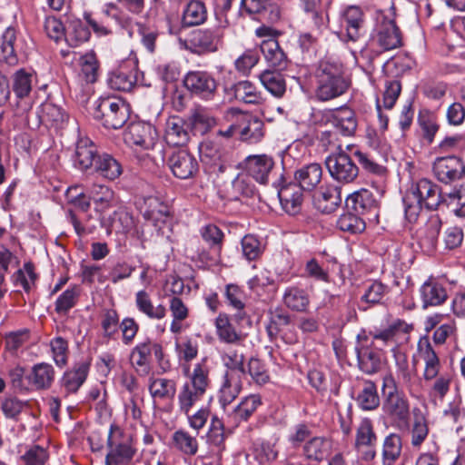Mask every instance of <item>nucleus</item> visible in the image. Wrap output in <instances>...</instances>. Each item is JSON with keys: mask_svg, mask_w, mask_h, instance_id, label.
<instances>
[{"mask_svg": "<svg viewBox=\"0 0 465 465\" xmlns=\"http://www.w3.org/2000/svg\"><path fill=\"white\" fill-rule=\"evenodd\" d=\"M124 142L140 160H148L157 166L164 163L163 146L152 124L141 122L131 124L124 133Z\"/></svg>", "mask_w": 465, "mask_h": 465, "instance_id": "f257e3e1", "label": "nucleus"}, {"mask_svg": "<svg viewBox=\"0 0 465 465\" xmlns=\"http://www.w3.org/2000/svg\"><path fill=\"white\" fill-rule=\"evenodd\" d=\"M417 351L424 362L423 380L427 382L433 381L430 389V396L442 401L450 391L452 382L451 373L442 371L440 360L428 337L419 340Z\"/></svg>", "mask_w": 465, "mask_h": 465, "instance_id": "f03ea898", "label": "nucleus"}, {"mask_svg": "<svg viewBox=\"0 0 465 465\" xmlns=\"http://www.w3.org/2000/svg\"><path fill=\"white\" fill-rule=\"evenodd\" d=\"M444 200L436 183L428 179H420L406 192L403 197L405 217L410 223H414L422 207L435 210Z\"/></svg>", "mask_w": 465, "mask_h": 465, "instance_id": "7ed1b4c3", "label": "nucleus"}, {"mask_svg": "<svg viewBox=\"0 0 465 465\" xmlns=\"http://www.w3.org/2000/svg\"><path fill=\"white\" fill-rule=\"evenodd\" d=\"M209 373L210 369L205 359L194 364L193 371L187 375L188 380L178 391L177 404L180 413L188 415L192 409L203 399L210 385Z\"/></svg>", "mask_w": 465, "mask_h": 465, "instance_id": "20e7f679", "label": "nucleus"}, {"mask_svg": "<svg viewBox=\"0 0 465 465\" xmlns=\"http://www.w3.org/2000/svg\"><path fill=\"white\" fill-rule=\"evenodd\" d=\"M317 79L316 96L321 101L339 97L350 87V81L343 75L341 66L336 64H321Z\"/></svg>", "mask_w": 465, "mask_h": 465, "instance_id": "39448f33", "label": "nucleus"}, {"mask_svg": "<svg viewBox=\"0 0 465 465\" xmlns=\"http://www.w3.org/2000/svg\"><path fill=\"white\" fill-rule=\"evenodd\" d=\"M136 454L133 436L112 425L107 438L105 465H130Z\"/></svg>", "mask_w": 465, "mask_h": 465, "instance_id": "423d86ee", "label": "nucleus"}, {"mask_svg": "<svg viewBox=\"0 0 465 465\" xmlns=\"http://www.w3.org/2000/svg\"><path fill=\"white\" fill-rule=\"evenodd\" d=\"M129 105L119 97H102L96 103L95 119L108 129H119L127 122Z\"/></svg>", "mask_w": 465, "mask_h": 465, "instance_id": "0eeeda50", "label": "nucleus"}, {"mask_svg": "<svg viewBox=\"0 0 465 465\" xmlns=\"http://www.w3.org/2000/svg\"><path fill=\"white\" fill-rule=\"evenodd\" d=\"M352 154L339 147V151L330 154L325 164L332 179L341 183H352L359 174V168L351 159Z\"/></svg>", "mask_w": 465, "mask_h": 465, "instance_id": "6e6552de", "label": "nucleus"}, {"mask_svg": "<svg viewBox=\"0 0 465 465\" xmlns=\"http://www.w3.org/2000/svg\"><path fill=\"white\" fill-rule=\"evenodd\" d=\"M395 373L399 383L407 390L411 397L418 398L420 389V379L416 365H410L404 352L393 349Z\"/></svg>", "mask_w": 465, "mask_h": 465, "instance_id": "1a4fd4ad", "label": "nucleus"}, {"mask_svg": "<svg viewBox=\"0 0 465 465\" xmlns=\"http://www.w3.org/2000/svg\"><path fill=\"white\" fill-rule=\"evenodd\" d=\"M371 43L381 51H390L402 45V35L393 19L382 17L373 30Z\"/></svg>", "mask_w": 465, "mask_h": 465, "instance_id": "9d476101", "label": "nucleus"}, {"mask_svg": "<svg viewBox=\"0 0 465 465\" xmlns=\"http://www.w3.org/2000/svg\"><path fill=\"white\" fill-rule=\"evenodd\" d=\"M364 26V14L358 6H349L341 15L338 37L343 42L359 40Z\"/></svg>", "mask_w": 465, "mask_h": 465, "instance_id": "9b49d317", "label": "nucleus"}, {"mask_svg": "<svg viewBox=\"0 0 465 465\" xmlns=\"http://www.w3.org/2000/svg\"><path fill=\"white\" fill-rule=\"evenodd\" d=\"M185 88L194 96L203 100H212L217 91V82L206 71H190L183 79Z\"/></svg>", "mask_w": 465, "mask_h": 465, "instance_id": "f8f14e48", "label": "nucleus"}, {"mask_svg": "<svg viewBox=\"0 0 465 465\" xmlns=\"http://www.w3.org/2000/svg\"><path fill=\"white\" fill-rule=\"evenodd\" d=\"M223 30L219 26L194 30L190 37L192 51L197 54L214 53L223 44Z\"/></svg>", "mask_w": 465, "mask_h": 465, "instance_id": "ddd939ff", "label": "nucleus"}, {"mask_svg": "<svg viewBox=\"0 0 465 465\" xmlns=\"http://www.w3.org/2000/svg\"><path fill=\"white\" fill-rule=\"evenodd\" d=\"M33 84V74L25 70H19L14 74L13 89L20 101L17 103L15 114L21 117L24 124L30 123L32 104L25 98L30 94Z\"/></svg>", "mask_w": 465, "mask_h": 465, "instance_id": "4468645a", "label": "nucleus"}, {"mask_svg": "<svg viewBox=\"0 0 465 465\" xmlns=\"http://www.w3.org/2000/svg\"><path fill=\"white\" fill-rule=\"evenodd\" d=\"M377 435L371 419L361 420L356 429L354 448L361 454V458L366 461L371 460L376 456L374 446Z\"/></svg>", "mask_w": 465, "mask_h": 465, "instance_id": "2eb2a0df", "label": "nucleus"}, {"mask_svg": "<svg viewBox=\"0 0 465 465\" xmlns=\"http://www.w3.org/2000/svg\"><path fill=\"white\" fill-rule=\"evenodd\" d=\"M433 173L440 182L450 183L463 176L465 164L455 155L438 157L433 163Z\"/></svg>", "mask_w": 465, "mask_h": 465, "instance_id": "dca6fc26", "label": "nucleus"}, {"mask_svg": "<svg viewBox=\"0 0 465 465\" xmlns=\"http://www.w3.org/2000/svg\"><path fill=\"white\" fill-rule=\"evenodd\" d=\"M168 166L172 173L182 180L193 178L199 170L196 158L184 149L175 151L169 156Z\"/></svg>", "mask_w": 465, "mask_h": 465, "instance_id": "f3484780", "label": "nucleus"}, {"mask_svg": "<svg viewBox=\"0 0 465 465\" xmlns=\"http://www.w3.org/2000/svg\"><path fill=\"white\" fill-rule=\"evenodd\" d=\"M229 117L238 116L239 136L242 141L255 143L263 137V123L259 118L237 109L228 110Z\"/></svg>", "mask_w": 465, "mask_h": 465, "instance_id": "a211bd4d", "label": "nucleus"}, {"mask_svg": "<svg viewBox=\"0 0 465 465\" xmlns=\"http://www.w3.org/2000/svg\"><path fill=\"white\" fill-rule=\"evenodd\" d=\"M355 353L357 355L358 366L361 371L366 374L376 373L381 364V356L376 352L370 343L366 335H358L355 346Z\"/></svg>", "mask_w": 465, "mask_h": 465, "instance_id": "6ab92c4d", "label": "nucleus"}, {"mask_svg": "<svg viewBox=\"0 0 465 465\" xmlns=\"http://www.w3.org/2000/svg\"><path fill=\"white\" fill-rule=\"evenodd\" d=\"M153 353L156 360L162 364L163 360V351L161 344L149 339L136 344L130 355L133 366L140 368L141 371L147 373L149 371L150 356Z\"/></svg>", "mask_w": 465, "mask_h": 465, "instance_id": "aec40b11", "label": "nucleus"}, {"mask_svg": "<svg viewBox=\"0 0 465 465\" xmlns=\"http://www.w3.org/2000/svg\"><path fill=\"white\" fill-rule=\"evenodd\" d=\"M326 119L344 136L354 134L358 122L356 114L347 106L329 110L324 114Z\"/></svg>", "mask_w": 465, "mask_h": 465, "instance_id": "412c9836", "label": "nucleus"}, {"mask_svg": "<svg viewBox=\"0 0 465 465\" xmlns=\"http://www.w3.org/2000/svg\"><path fill=\"white\" fill-rule=\"evenodd\" d=\"M383 412L392 420L406 423L410 416V404L403 392L385 394Z\"/></svg>", "mask_w": 465, "mask_h": 465, "instance_id": "4be33fe9", "label": "nucleus"}, {"mask_svg": "<svg viewBox=\"0 0 465 465\" xmlns=\"http://www.w3.org/2000/svg\"><path fill=\"white\" fill-rule=\"evenodd\" d=\"M303 189L296 183H288L277 187V194L282 208L289 214L300 212L303 201Z\"/></svg>", "mask_w": 465, "mask_h": 465, "instance_id": "5701e85b", "label": "nucleus"}, {"mask_svg": "<svg viewBox=\"0 0 465 465\" xmlns=\"http://www.w3.org/2000/svg\"><path fill=\"white\" fill-rule=\"evenodd\" d=\"M102 226L106 228L107 232L127 234L134 230L135 223L133 215L124 208H118L112 215L101 217Z\"/></svg>", "mask_w": 465, "mask_h": 465, "instance_id": "b1692460", "label": "nucleus"}, {"mask_svg": "<svg viewBox=\"0 0 465 465\" xmlns=\"http://www.w3.org/2000/svg\"><path fill=\"white\" fill-rule=\"evenodd\" d=\"M86 192L90 201L94 203V211L100 214L117 204L114 192L107 185L93 183Z\"/></svg>", "mask_w": 465, "mask_h": 465, "instance_id": "393cba45", "label": "nucleus"}, {"mask_svg": "<svg viewBox=\"0 0 465 465\" xmlns=\"http://www.w3.org/2000/svg\"><path fill=\"white\" fill-rule=\"evenodd\" d=\"M246 171L250 176L260 183H266L271 174L274 162L266 154L250 155L245 160Z\"/></svg>", "mask_w": 465, "mask_h": 465, "instance_id": "a878e982", "label": "nucleus"}, {"mask_svg": "<svg viewBox=\"0 0 465 465\" xmlns=\"http://www.w3.org/2000/svg\"><path fill=\"white\" fill-rule=\"evenodd\" d=\"M54 377L55 371L50 363L39 362L31 368L25 380L35 390H47L52 386Z\"/></svg>", "mask_w": 465, "mask_h": 465, "instance_id": "bb28decb", "label": "nucleus"}, {"mask_svg": "<svg viewBox=\"0 0 465 465\" xmlns=\"http://www.w3.org/2000/svg\"><path fill=\"white\" fill-rule=\"evenodd\" d=\"M345 203L348 209L354 211L358 214L372 213L377 216L378 202L373 194L366 189L347 196Z\"/></svg>", "mask_w": 465, "mask_h": 465, "instance_id": "cd10ccee", "label": "nucleus"}, {"mask_svg": "<svg viewBox=\"0 0 465 465\" xmlns=\"http://www.w3.org/2000/svg\"><path fill=\"white\" fill-rule=\"evenodd\" d=\"M215 334L218 340L226 344H236L243 340L242 331L233 325L229 316L220 313L214 319Z\"/></svg>", "mask_w": 465, "mask_h": 465, "instance_id": "c85d7f7f", "label": "nucleus"}, {"mask_svg": "<svg viewBox=\"0 0 465 465\" xmlns=\"http://www.w3.org/2000/svg\"><path fill=\"white\" fill-rule=\"evenodd\" d=\"M23 49V44L17 39V34L14 27H7L0 40V59L9 64L17 62V52Z\"/></svg>", "mask_w": 465, "mask_h": 465, "instance_id": "c756f323", "label": "nucleus"}, {"mask_svg": "<svg viewBox=\"0 0 465 465\" xmlns=\"http://www.w3.org/2000/svg\"><path fill=\"white\" fill-rule=\"evenodd\" d=\"M261 404L262 400L258 394H251L243 398L228 414V419L232 423V427L236 428L242 421L248 420Z\"/></svg>", "mask_w": 465, "mask_h": 465, "instance_id": "7c9ffc66", "label": "nucleus"}, {"mask_svg": "<svg viewBox=\"0 0 465 465\" xmlns=\"http://www.w3.org/2000/svg\"><path fill=\"white\" fill-rule=\"evenodd\" d=\"M190 139L187 124L180 117H171L165 126L164 140L171 146H183Z\"/></svg>", "mask_w": 465, "mask_h": 465, "instance_id": "2f4dec72", "label": "nucleus"}, {"mask_svg": "<svg viewBox=\"0 0 465 465\" xmlns=\"http://www.w3.org/2000/svg\"><path fill=\"white\" fill-rule=\"evenodd\" d=\"M440 230V222L431 217L424 226L417 231V238L422 251L430 253L435 250Z\"/></svg>", "mask_w": 465, "mask_h": 465, "instance_id": "473e14b6", "label": "nucleus"}, {"mask_svg": "<svg viewBox=\"0 0 465 465\" xmlns=\"http://www.w3.org/2000/svg\"><path fill=\"white\" fill-rule=\"evenodd\" d=\"M35 114V119L32 120L30 118L29 126L38 127L41 124L49 125L64 122L65 119V114L63 112L62 108L48 101L42 103Z\"/></svg>", "mask_w": 465, "mask_h": 465, "instance_id": "72a5a7b5", "label": "nucleus"}, {"mask_svg": "<svg viewBox=\"0 0 465 465\" xmlns=\"http://www.w3.org/2000/svg\"><path fill=\"white\" fill-rule=\"evenodd\" d=\"M261 51L270 66L278 71H282L287 67V56L280 47L276 38L272 37L263 40L261 43Z\"/></svg>", "mask_w": 465, "mask_h": 465, "instance_id": "f704fd0d", "label": "nucleus"}, {"mask_svg": "<svg viewBox=\"0 0 465 465\" xmlns=\"http://www.w3.org/2000/svg\"><path fill=\"white\" fill-rule=\"evenodd\" d=\"M422 307L439 306L447 300L446 289L438 282L429 279L420 289Z\"/></svg>", "mask_w": 465, "mask_h": 465, "instance_id": "c9c22d12", "label": "nucleus"}, {"mask_svg": "<svg viewBox=\"0 0 465 465\" xmlns=\"http://www.w3.org/2000/svg\"><path fill=\"white\" fill-rule=\"evenodd\" d=\"M242 377L233 372H225L219 391V401L223 408L231 404L240 394L242 388Z\"/></svg>", "mask_w": 465, "mask_h": 465, "instance_id": "e433bc0d", "label": "nucleus"}, {"mask_svg": "<svg viewBox=\"0 0 465 465\" xmlns=\"http://www.w3.org/2000/svg\"><path fill=\"white\" fill-rule=\"evenodd\" d=\"M296 183L304 191L313 190L322 181V168L321 164L312 163L304 165L295 172Z\"/></svg>", "mask_w": 465, "mask_h": 465, "instance_id": "4c0bfd02", "label": "nucleus"}, {"mask_svg": "<svg viewBox=\"0 0 465 465\" xmlns=\"http://www.w3.org/2000/svg\"><path fill=\"white\" fill-rule=\"evenodd\" d=\"M98 154L95 145L88 139H81L76 143L74 163L81 170H86L94 165Z\"/></svg>", "mask_w": 465, "mask_h": 465, "instance_id": "58836bf2", "label": "nucleus"}, {"mask_svg": "<svg viewBox=\"0 0 465 465\" xmlns=\"http://www.w3.org/2000/svg\"><path fill=\"white\" fill-rule=\"evenodd\" d=\"M135 306L137 310L151 320H162L166 315V309L163 305L154 306L150 294L141 290L135 294Z\"/></svg>", "mask_w": 465, "mask_h": 465, "instance_id": "ea45409f", "label": "nucleus"}, {"mask_svg": "<svg viewBox=\"0 0 465 465\" xmlns=\"http://www.w3.org/2000/svg\"><path fill=\"white\" fill-rule=\"evenodd\" d=\"M259 79L263 87L275 98H282L286 92V81L280 71L265 70Z\"/></svg>", "mask_w": 465, "mask_h": 465, "instance_id": "a19ab883", "label": "nucleus"}, {"mask_svg": "<svg viewBox=\"0 0 465 465\" xmlns=\"http://www.w3.org/2000/svg\"><path fill=\"white\" fill-rule=\"evenodd\" d=\"M89 363L82 361L66 371L62 378V385L67 392H76L86 380L89 371Z\"/></svg>", "mask_w": 465, "mask_h": 465, "instance_id": "79ce46f5", "label": "nucleus"}, {"mask_svg": "<svg viewBox=\"0 0 465 465\" xmlns=\"http://www.w3.org/2000/svg\"><path fill=\"white\" fill-rule=\"evenodd\" d=\"M402 452V440L397 433H390L382 442V465H395Z\"/></svg>", "mask_w": 465, "mask_h": 465, "instance_id": "37998d69", "label": "nucleus"}, {"mask_svg": "<svg viewBox=\"0 0 465 465\" xmlns=\"http://www.w3.org/2000/svg\"><path fill=\"white\" fill-rule=\"evenodd\" d=\"M206 19L207 10L203 2L200 0H191L187 3L182 17V22L184 26H196L203 24Z\"/></svg>", "mask_w": 465, "mask_h": 465, "instance_id": "c03bdc74", "label": "nucleus"}, {"mask_svg": "<svg viewBox=\"0 0 465 465\" xmlns=\"http://www.w3.org/2000/svg\"><path fill=\"white\" fill-rule=\"evenodd\" d=\"M341 193L337 187H329L314 198L315 207L323 213H331L341 204Z\"/></svg>", "mask_w": 465, "mask_h": 465, "instance_id": "a18cd8bd", "label": "nucleus"}, {"mask_svg": "<svg viewBox=\"0 0 465 465\" xmlns=\"http://www.w3.org/2000/svg\"><path fill=\"white\" fill-rule=\"evenodd\" d=\"M94 167L102 177L110 181L115 180L123 173L120 163L108 153L99 154Z\"/></svg>", "mask_w": 465, "mask_h": 465, "instance_id": "49530a36", "label": "nucleus"}, {"mask_svg": "<svg viewBox=\"0 0 465 465\" xmlns=\"http://www.w3.org/2000/svg\"><path fill=\"white\" fill-rule=\"evenodd\" d=\"M234 97L245 104H260L263 102L262 94L250 81H240L233 87Z\"/></svg>", "mask_w": 465, "mask_h": 465, "instance_id": "de8ad7c7", "label": "nucleus"}, {"mask_svg": "<svg viewBox=\"0 0 465 465\" xmlns=\"http://www.w3.org/2000/svg\"><path fill=\"white\" fill-rule=\"evenodd\" d=\"M223 365L226 367V372H233L236 375L244 376L246 369L244 367V353L238 348H231L221 354Z\"/></svg>", "mask_w": 465, "mask_h": 465, "instance_id": "09e8293b", "label": "nucleus"}, {"mask_svg": "<svg viewBox=\"0 0 465 465\" xmlns=\"http://www.w3.org/2000/svg\"><path fill=\"white\" fill-rule=\"evenodd\" d=\"M358 406L363 411H373L380 405L377 387L371 381H365L363 387L356 397Z\"/></svg>", "mask_w": 465, "mask_h": 465, "instance_id": "8fccbe9b", "label": "nucleus"}, {"mask_svg": "<svg viewBox=\"0 0 465 465\" xmlns=\"http://www.w3.org/2000/svg\"><path fill=\"white\" fill-rule=\"evenodd\" d=\"M331 450L330 441L323 437H313L309 440L304 447V455L309 460H322Z\"/></svg>", "mask_w": 465, "mask_h": 465, "instance_id": "3c124183", "label": "nucleus"}, {"mask_svg": "<svg viewBox=\"0 0 465 465\" xmlns=\"http://www.w3.org/2000/svg\"><path fill=\"white\" fill-rule=\"evenodd\" d=\"M143 213L146 220L153 221V223L163 220L169 214L167 205L154 196H149L144 199Z\"/></svg>", "mask_w": 465, "mask_h": 465, "instance_id": "603ef678", "label": "nucleus"}, {"mask_svg": "<svg viewBox=\"0 0 465 465\" xmlns=\"http://www.w3.org/2000/svg\"><path fill=\"white\" fill-rule=\"evenodd\" d=\"M91 33L80 20L70 21L65 31L64 39L70 46H78L89 40Z\"/></svg>", "mask_w": 465, "mask_h": 465, "instance_id": "864d4df0", "label": "nucleus"}, {"mask_svg": "<svg viewBox=\"0 0 465 465\" xmlns=\"http://www.w3.org/2000/svg\"><path fill=\"white\" fill-rule=\"evenodd\" d=\"M283 302L291 310L303 312L309 305V296L305 291L295 287H288L283 293Z\"/></svg>", "mask_w": 465, "mask_h": 465, "instance_id": "5fc2aeb1", "label": "nucleus"}, {"mask_svg": "<svg viewBox=\"0 0 465 465\" xmlns=\"http://www.w3.org/2000/svg\"><path fill=\"white\" fill-rule=\"evenodd\" d=\"M148 387L153 398H172L176 391L175 381L166 378H152Z\"/></svg>", "mask_w": 465, "mask_h": 465, "instance_id": "6e6d98bb", "label": "nucleus"}, {"mask_svg": "<svg viewBox=\"0 0 465 465\" xmlns=\"http://www.w3.org/2000/svg\"><path fill=\"white\" fill-rule=\"evenodd\" d=\"M174 447L183 453L193 456L198 451V441L196 437L192 436L184 430H176L172 437Z\"/></svg>", "mask_w": 465, "mask_h": 465, "instance_id": "4d7b16f0", "label": "nucleus"}, {"mask_svg": "<svg viewBox=\"0 0 465 465\" xmlns=\"http://www.w3.org/2000/svg\"><path fill=\"white\" fill-rule=\"evenodd\" d=\"M242 252L248 261L257 260L263 252V242L253 234H247L242 239Z\"/></svg>", "mask_w": 465, "mask_h": 465, "instance_id": "13d9d810", "label": "nucleus"}, {"mask_svg": "<svg viewBox=\"0 0 465 465\" xmlns=\"http://www.w3.org/2000/svg\"><path fill=\"white\" fill-rule=\"evenodd\" d=\"M80 295V288L71 286L62 292L55 301V312L59 314L67 313L75 304Z\"/></svg>", "mask_w": 465, "mask_h": 465, "instance_id": "bf43d9fd", "label": "nucleus"}, {"mask_svg": "<svg viewBox=\"0 0 465 465\" xmlns=\"http://www.w3.org/2000/svg\"><path fill=\"white\" fill-rule=\"evenodd\" d=\"M108 82L113 89L129 92L135 84V76L132 72H124L120 69L111 74Z\"/></svg>", "mask_w": 465, "mask_h": 465, "instance_id": "052dcab7", "label": "nucleus"}, {"mask_svg": "<svg viewBox=\"0 0 465 465\" xmlns=\"http://www.w3.org/2000/svg\"><path fill=\"white\" fill-rule=\"evenodd\" d=\"M337 226L343 232L359 233L365 229V223L358 216V213L348 212L340 216Z\"/></svg>", "mask_w": 465, "mask_h": 465, "instance_id": "680f3d73", "label": "nucleus"}, {"mask_svg": "<svg viewBox=\"0 0 465 465\" xmlns=\"http://www.w3.org/2000/svg\"><path fill=\"white\" fill-rule=\"evenodd\" d=\"M429 434V427L426 419L422 415H415L411 429V446L420 448L427 439Z\"/></svg>", "mask_w": 465, "mask_h": 465, "instance_id": "e2e57ef3", "label": "nucleus"}, {"mask_svg": "<svg viewBox=\"0 0 465 465\" xmlns=\"http://www.w3.org/2000/svg\"><path fill=\"white\" fill-rule=\"evenodd\" d=\"M81 74L86 83H94L97 79L98 62L93 52L86 53L80 57Z\"/></svg>", "mask_w": 465, "mask_h": 465, "instance_id": "0e129e2a", "label": "nucleus"}, {"mask_svg": "<svg viewBox=\"0 0 465 465\" xmlns=\"http://www.w3.org/2000/svg\"><path fill=\"white\" fill-rule=\"evenodd\" d=\"M48 460V450L40 445L29 447L21 456L24 465H45Z\"/></svg>", "mask_w": 465, "mask_h": 465, "instance_id": "69168bd1", "label": "nucleus"}, {"mask_svg": "<svg viewBox=\"0 0 465 465\" xmlns=\"http://www.w3.org/2000/svg\"><path fill=\"white\" fill-rule=\"evenodd\" d=\"M28 408V402L15 397H7L2 401L1 410L7 419L18 420L19 415Z\"/></svg>", "mask_w": 465, "mask_h": 465, "instance_id": "338daca9", "label": "nucleus"}, {"mask_svg": "<svg viewBox=\"0 0 465 465\" xmlns=\"http://www.w3.org/2000/svg\"><path fill=\"white\" fill-rule=\"evenodd\" d=\"M192 124L195 130L201 134H206L216 125V120L207 111L197 109L192 114Z\"/></svg>", "mask_w": 465, "mask_h": 465, "instance_id": "774afa93", "label": "nucleus"}]
</instances>
